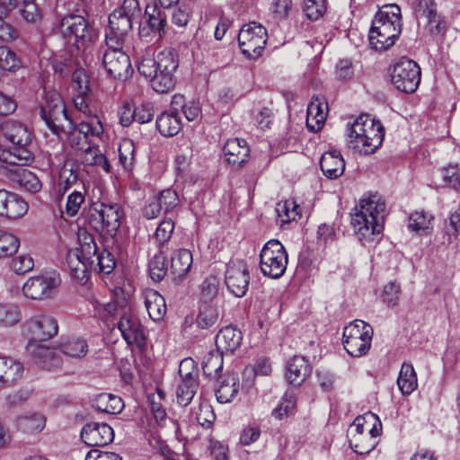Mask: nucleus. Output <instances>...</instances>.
<instances>
[{
  "label": "nucleus",
  "instance_id": "obj_12",
  "mask_svg": "<svg viewBox=\"0 0 460 460\" xmlns=\"http://www.w3.org/2000/svg\"><path fill=\"white\" fill-rule=\"evenodd\" d=\"M123 45L111 46L106 42V49L102 54V65L107 74L118 80H127L133 73L129 57L122 49Z\"/></svg>",
  "mask_w": 460,
  "mask_h": 460
},
{
  "label": "nucleus",
  "instance_id": "obj_53",
  "mask_svg": "<svg viewBox=\"0 0 460 460\" xmlns=\"http://www.w3.org/2000/svg\"><path fill=\"white\" fill-rule=\"evenodd\" d=\"M174 230V222L171 218H165L158 225L155 239L161 249L170 239Z\"/></svg>",
  "mask_w": 460,
  "mask_h": 460
},
{
  "label": "nucleus",
  "instance_id": "obj_35",
  "mask_svg": "<svg viewBox=\"0 0 460 460\" xmlns=\"http://www.w3.org/2000/svg\"><path fill=\"white\" fill-rule=\"evenodd\" d=\"M116 267V261L113 254L107 249L100 250L96 245L94 255L90 259V270L103 273H111Z\"/></svg>",
  "mask_w": 460,
  "mask_h": 460
},
{
  "label": "nucleus",
  "instance_id": "obj_23",
  "mask_svg": "<svg viewBox=\"0 0 460 460\" xmlns=\"http://www.w3.org/2000/svg\"><path fill=\"white\" fill-rule=\"evenodd\" d=\"M28 203L18 194L0 190V216L8 219H17L28 211Z\"/></svg>",
  "mask_w": 460,
  "mask_h": 460
},
{
  "label": "nucleus",
  "instance_id": "obj_56",
  "mask_svg": "<svg viewBox=\"0 0 460 460\" xmlns=\"http://www.w3.org/2000/svg\"><path fill=\"white\" fill-rule=\"evenodd\" d=\"M401 295V286L396 281H390L384 287L382 301L389 307L397 305Z\"/></svg>",
  "mask_w": 460,
  "mask_h": 460
},
{
  "label": "nucleus",
  "instance_id": "obj_19",
  "mask_svg": "<svg viewBox=\"0 0 460 460\" xmlns=\"http://www.w3.org/2000/svg\"><path fill=\"white\" fill-rule=\"evenodd\" d=\"M118 328L127 344L146 345V332L138 317L131 311H124L119 317Z\"/></svg>",
  "mask_w": 460,
  "mask_h": 460
},
{
  "label": "nucleus",
  "instance_id": "obj_55",
  "mask_svg": "<svg viewBox=\"0 0 460 460\" xmlns=\"http://www.w3.org/2000/svg\"><path fill=\"white\" fill-rule=\"evenodd\" d=\"M155 197L157 198L160 205H162V210H164V213L171 212L179 205L180 202L177 192L172 189L164 190Z\"/></svg>",
  "mask_w": 460,
  "mask_h": 460
},
{
  "label": "nucleus",
  "instance_id": "obj_16",
  "mask_svg": "<svg viewBox=\"0 0 460 460\" xmlns=\"http://www.w3.org/2000/svg\"><path fill=\"white\" fill-rule=\"evenodd\" d=\"M401 21V8L397 4H386L376 13L372 26L386 34V39L397 40L402 31Z\"/></svg>",
  "mask_w": 460,
  "mask_h": 460
},
{
  "label": "nucleus",
  "instance_id": "obj_4",
  "mask_svg": "<svg viewBox=\"0 0 460 460\" xmlns=\"http://www.w3.org/2000/svg\"><path fill=\"white\" fill-rule=\"evenodd\" d=\"M4 136L13 144L11 149L0 151V168L4 164H29L34 159L30 149L31 133L22 124H13L4 128Z\"/></svg>",
  "mask_w": 460,
  "mask_h": 460
},
{
  "label": "nucleus",
  "instance_id": "obj_30",
  "mask_svg": "<svg viewBox=\"0 0 460 460\" xmlns=\"http://www.w3.org/2000/svg\"><path fill=\"white\" fill-rule=\"evenodd\" d=\"M192 253L188 249H178L171 257L170 273L174 281H180L190 271L192 265Z\"/></svg>",
  "mask_w": 460,
  "mask_h": 460
},
{
  "label": "nucleus",
  "instance_id": "obj_17",
  "mask_svg": "<svg viewBox=\"0 0 460 460\" xmlns=\"http://www.w3.org/2000/svg\"><path fill=\"white\" fill-rule=\"evenodd\" d=\"M26 164H4L0 168V175L23 188L29 192L36 193L40 190L41 183L35 173L24 168Z\"/></svg>",
  "mask_w": 460,
  "mask_h": 460
},
{
  "label": "nucleus",
  "instance_id": "obj_10",
  "mask_svg": "<svg viewBox=\"0 0 460 460\" xmlns=\"http://www.w3.org/2000/svg\"><path fill=\"white\" fill-rule=\"evenodd\" d=\"M158 75L154 78L153 90L159 93H166L172 90L176 84L174 72L179 66L177 54L171 49H164L155 57Z\"/></svg>",
  "mask_w": 460,
  "mask_h": 460
},
{
  "label": "nucleus",
  "instance_id": "obj_60",
  "mask_svg": "<svg viewBox=\"0 0 460 460\" xmlns=\"http://www.w3.org/2000/svg\"><path fill=\"white\" fill-rule=\"evenodd\" d=\"M367 327H372L362 320H354L343 330V340L364 337L367 334Z\"/></svg>",
  "mask_w": 460,
  "mask_h": 460
},
{
  "label": "nucleus",
  "instance_id": "obj_63",
  "mask_svg": "<svg viewBox=\"0 0 460 460\" xmlns=\"http://www.w3.org/2000/svg\"><path fill=\"white\" fill-rule=\"evenodd\" d=\"M115 11L124 16H128L133 21L138 20L141 16V8L138 0H124L122 4L116 8Z\"/></svg>",
  "mask_w": 460,
  "mask_h": 460
},
{
  "label": "nucleus",
  "instance_id": "obj_33",
  "mask_svg": "<svg viewBox=\"0 0 460 460\" xmlns=\"http://www.w3.org/2000/svg\"><path fill=\"white\" fill-rule=\"evenodd\" d=\"M155 124L160 134L164 137L176 136L182 128L181 115L166 111L157 117Z\"/></svg>",
  "mask_w": 460,
  "mask_h": 460
},
{
  "label": "nucleus",
  "instance_id": "obj_61",
  "mask_svg": "<svg viewBox=\"0 0 460 460\" xmlns=\"http://www.w3.org/2000/svg\"><path fill=\"white\" fill-rule=\"evenodd\" d=\"M196 420L202 427L210 428L216 420L211 405L206 402L200 403L196 412Z\"/></svg>",
  "mask_w": 460,
  "mask_h": 460
},
{
  "label": "nucleus",
  "instance_id": "obj_25",
  "mask_svg": "<svg viewBox=\"0 0 460 460\" xmlns=\"http://www.w3.org/2000/svg\"><path fill=\"white\" fill-rule=\"evenodd\" d=\"M311 373L312 367L308 360L303 356L296 355L287 363L285 378L289 385L300 386Z\"/></svg>",
  "mask_w": 460,
  "mask_h": 460
},
{
  "label": "nucleus",
  "instance_id": "obj_18",
  "mask_svg": "<svg viewBox=\"0 0 460 460\" xmlns=\"http://www.w3.org/2000/svg\"><path fill=\"white\" fill-rule=\"evenodd\" d=\"M225 281L230 293L236 297L244 296L250 283V273L245 262L231 261L226 271Z\"/></svg>",
  "mask_w": 460,
  "mask_h": 460
},
{
  "label": "nucleus",
  "instance_id": "obj_36",
  "mask_svg": "<svg viewBox=\"0 0 460 460\" xmlns=\"http://www.w3.org/2000/svg\"><path fill=\"white\" fill-rule=\"evenodd\" d=\"M219 310L217 304L199 303V313L196 324L199 329L209 330L216 326L219 320Z\"/></svg>",
  "mask_w": 460,
  "mask_h": 460
},
{
  "label": "nucleus",
  "instance_id": "obj_59",
  "mask_svg": "<svg viewBox=\"0 0 460 460\" xmlns=\"http://www.w3.org/2000/svg\"><path fill=\"white\" fill-rule=\"evenodd\" d=\"M84 200V192L79 190L72 191L66 198V214L70 217L76 216Z\"/></svg>",
  "mask_w": 460,
  "mask_h": 460
},
{
  "label": "nucleus",
  "instance_id": "obj_38",
  "mask_svg": "<svg viewBox=\"0 0 460 460\" xmlns=\"http://www.w3.org/2000/svg\"><path fill=\"white\" fill-rule=\"evenodd\" d=\"M145 305L150 318L154 321H160L166 313V305L164 296L155 290L146 292Z\"/></svg>",
  "mask_w": 460,
  "mask_h": 460
},
{
  "label": "nucleus",
  "instance_id": "obj_26",
  "mask_svg": "<svg viewBox=\"0 0 460 460\" xmlns=\"http://www.w3.org/2000/svg\"><path fill=\"white\" fill-rule=\"evenodd\" d=\"M223 152L228 164L240 167L246 162L250 149L244 139L231 138L226 142Z\"/></svg>",
  "mask_w": 460,
  "mask_h": 460
},
{
  "label": "nucleus",
  "instance_id": "obj_22",
  "mask_svg": "<svg viewBox=\"0 0 460 460\" xmlns=\"http://www.w3.org/2000/svg\"><path fill=\"white\" fill-rule=\"evenodd\" d=\"M133 20L113 10L109 15V31H106V42L112 47L123 45L125 38L131 31Z\"/></svg>",
  "mask_w": 460,
  "mask_h": 460
},
{
  "label": "nucleus",
  "instance_id": "obj_41",
  "mask_svg": "<svg viewBox=\"0 0 460 460\" xmlns=\"http://www.w3.org/2000/svg\"><path fill=\"white\" fill-rule=\"evenodd\" d=\"M60 351L70 358H83L88 352V345L85 340L78 337L64 339L59 345Z\"/></svg>",
  "mask_w": 460,
  "mask_h": 460
},
{
  "label": "nucleus",
  "instance_id": "obj_42",
  "mask_svg": "<svg viewBox=\"0 0 460 460\" xmlns=\"http://www.w3.org/2000/svg\"><path fill=\"white\" fill-rule=\"evenodd\" d=\"M220 287L219 279L214 275L208 276L200 284L199 303L216 304Z\"/></svg>",
  "mask_w": 460,
  "mask_h": 460
},
{
  "label": "nucleus",
  "instance_id": "obj_27",
  "mask_svg": "<svg viewBox=\"0 0 460 460\" xmlns=\"http://www.w3.org/2000/svg\"><path fill=\"white\" fill-rule=\"evenodd\" d=\"M328 103L323 96H314L307 106V128L311 131H317L326 119Z\"/></svg>",
  "mask_w": 460,
  "mask_h": 460
},
{
  "label": "nucleus",
  "instance_id": "obj_45",
  "mask_svg": "<svg viewBox=\"0 0 460 460\" xmlns=\"http://www.w3.org/2000/svg\"><path fill=\"white\" fill-rule=\"evenodd\" d=\"M198 388L196 378L181 379L178 385L176 394L177 401L181 406H187L193 399Z\"/></svg>",
  "mask_w": 460,
  "mask_h": 460
},
{
  "label": "nucleus",
  "instance_id": "obj_6",
  "mask_svg": "<svg viewBox=\"0 0 460 460\" xmlns=\"http://www.w3.org/2000/svg\"><path fill=\"white\" fill-rule=\"evenodd\" d=\"M59 31L66 44L84 49L96 36L95 30L82 15L70 14L62 18Z\"/></svg>",
  "mask_w": 460,
  "mask_h": 460
},
{
  "label": "nucleus",
  "instance_id": "obj_49",
  "mask_svg": "<svg viewBox=\"0 0 460 460\" xmlns=\"http://www.w3.org/2000/svg\"><path fill=\"white\" fill-rule=\"evenodd\" d=\"M19 246L20 241L16 236L0 230V258L12 256Z\"/></svg>",
  "mask_w": 460,
  "mask_h": 460
},
{
  "label": "nucleus",
  "instance_id": "obj_46",
  "mask_svg": "<svg viewBox=\"0 0 460 460\" xmlns=\"http://www.w3.org/2000/svg\"><path fill=\"white\" fill-rule=\"evenodd\" d=\"M149 274L154 281H161L166 275L168 269L166 264V257L161 250L149 261Z\"/></svg>",
  "mask_w": 460,
  "mask_h": 460
},
{
  "label": "nucleus",
  "instance_id": "obj_54",
  "mask_svg": "<svg viewBox=\"0 0 460 460\" xmlns=\"http://www.w3.org/2000/svg\"><path fill=\"white\" fill-rule=\"evenodd\" d=\"M69 125L71 129H74L75 132L82 136H85L87 139L89 136L99 137L103 133V128L99 119H93L92 122L82 121L76 127H73L72 123Z\"/></svg>",
  "mask_w": 460,
  "mask_h": 460
},
{
  "label": "nucleus",
  "instance_id": "obj_28",
  "mask_svg": "<svg viewBox=\"0 0 460 460\" xmlns=\"http://www.w3.org/2000/svg\"><path fill=\"white\" fill-rule=\"evenodd\" d=\"M243 341L242 332L232 325L222 328L216 336V346L217 351L223 353H233Z\"/></svg>",
  "mask_w": 460,
  "mask_h": 460
},
{
  "label": "nucleus",
  "instance_id": "obj_31",
  "mask_svg": "<svg viewBox=\"0 0 460 460\" xmlns=\"http://www.w3.org/2000/svg\"><path fill=\"white\" fill-rule=\"evenodd\" d=\"M320 168L327 178L337 179L344 172L345 162L340 152L327 151L321 157Z\"/></svg>",
  "mask_w": 460,
  "mask_h": 460
},
{
  "label": "nucleus",
  "instance_id": "obj_8",
  "mask_svg": "<svg viewBox=\"0 0 460 460\" xmlns=\"http://www.w3.org/2000/svg\"><path fill=\"white\" fill-rule=\"evenodd\" d=\"M390 77L395 89L412 93L420 83V67L414 60L402 57L390 68Z\"/></svg>",
  "mask_w": 460,
  "mask_h": 460
},
{
  "label": "nucleus",
  "instance_id": "obj_1",
  "mask_svg": "<svg viewBox=\"0 0 460 460\" xmlns=\"http://www.w3.org/2000/svg\"><path fill=\"white\" fill-rule=\"evenodd\" d=\"M385 208V202L376 195L361 199L359 209L356 208V212L352 215L351 225L356 235L363 244L373 242L374 236L381 233Z\"/></svg>",
  "mask_w": 460,
  "mask_h": 460
},
{
  "label": "nucleus",
  "instance_id": "obj_50",
  "mask_svg": "<svg viewBox=\"0 0 460 460\" xmlns=\"http://www.w3.org/2000/svg\"><path fill=\"white\" fill-rule=\"evenodd\" d=\"M20 66L16 54L8 47H0V77L5 71H13Z\"/></svg>",
  "mask_w": 460,
  "mask_h": 460
},
{
  "label": "nucleus",
  "instance_id": "obj_37",
  "mask_svg": "<svg viewBox=\"0 0 460 460\" xmlns=\"http://www.w3.org/2000/svg\"><path fill=\"white\" fill-rule=\"evenodd\" d=\"M373 328L367 327V334L364 337L342 340L343 347L351 357L366 355L371 346Z\"/></svg>",
  "mask_w": 460,
  "mask_h": 460
},
{
  "label": "nucleus",
  "instance_id": "obj_15",
  "mask_svg": "<svg viewBox=\"0 0 460 460\" xmlns=\"http://www.w3.org/2000/svg\"><path fill=\"white\" fill-rule=\"evenodd\" d=\"M60 284L58 275H40L30 278L22 286V294L31 300H44L53 296Z\"/></svg>",
  "mask_w": 460,
  "mask_h": 460
},
{
  "label": "nucleus",
  "instance_id": "obj_47",
  "mask_svg": "<svg viewBox=\"0 0 460 460\" xmlns=\"http://www.w3.org/2000/svg\"><path fill=\"white\" fill-rule=\"evenodd\" d=\"M303 13L311 21H317L326 12L327 0H304Z\"/></svg>",
  "mask_w": 460,
  "mask_h": 460
},
{
  "label": "nucleus",
  "instance_id": "obj_57",
  "mask_svg": "<svg viewBox=\"0 0 460 460\" xmlns=\"http://www.w3.org/2000/svg\"><path fill=\"white\" fill-rule=\"evenodd\" d=\"M223 368L222 354H208L204 358L202 369L206 376H217Z\"/></svg>",
  "mask_w": 460,
  "mask_h": 460
},
{
  "label": "nucleus",
  "instance_id": "obj_20",
  "mask_svg": "<svg viewBox=\"0 0 460 460\" xmlns=\"http://www.w3.org/2000/svg\"><path fill=\"white\" fill-rule=\"evenodd\" d=\"M81 438L89 447H103L113 441L114 431L107 423L89 422L83 427Z\"/></svg>",
  "mask_w": 460,
  "mask_h": 460
},
{
  "label": "nucleus",
  "instance_id": "obj_32",
  "mask_svg": "<svg viewBox=\"0 0 460 460\" xmlns=\"http://www.w3.org/2000/svg\"><path fill=\"white\" fill-rule=\"evenodd\" d=\"M29 350L35 363L41 368L49 370L61 366V357L53 349L34 344L33 348Z\"/></svg>",
  "mask_w": 460,
  "mask_h": 460
},
{
  "label": "nucleus",
  "instance_id": "obj_11",
  "mask_svg": "<svg viewBox=\"0 0 460 460\" xmlns=\"http://www.w3.org/2000/svg\"><path fill=\"white\" fill-rule=\"evenodd\" d=\"M58 331L57 320L48 314L34 315L22 324V332L30 341L28 349H31L39 341L51 339L58 333Z\"/></svg>",
  "mask_w": 460,
  "mask_h": 460
},
{
  "label": "nucleus",
  "instance_id": "obj_13",
  "mask_svg": "<svg viewBox=\"0 0 460 460\" xmlns=\"http://www.w3.org/2000/svg\"><path fill=\"white\" fill-rule=\"evenodd\" d=\"M266 42V29L254 22L245 24L238 34L240 49L248 58L254 59L261 56Z\"/></svg>",
  "mask_w": 460,
  "mask_h": 460
},
{
  "label": "nucleus",
  "instance_id": "obj_52",
  "mask_svg": "<svg viewBox=\"0 0 460 460\" xmlns=\"http://www.w3.org/2000/svg\"><path fill=\"white\" fill-rule=\"evenodd\" d=\"M371 26L369 30V43L376 50L384 51L394 46L396 39H386V34Z\"/></svg>",
  "mask_w": 460,
  "mask_h": 460
},
{
  "label": "nucleus",
  "instance_id": "obj_7",
  "mask_svg": "<svg viewBox=\"0 0 460 460\" xmlns=\"http://www.w3.org/2000/svg\"><path fill=\"white\" fill-rule=\"evenodd\" d=\"M96 251V242L93 235L84 234L81 239L80 248L69 250L66 254V263L72 277L84 284L88 279L90 259Z\"/></svg>",
  "mask_w": 460,
  "mask_h": 460
},
{
  "label": "nucleus",
  "instance_id": "obj_43",
  "mask_svg": "<svg viewBox=\"0 0 460 460\" xmlns=\"http://www.w3.org/2000/svg\"><path fill=\"white\" fill-rule=\"evenodd\" d=\"M45 423V418L40 413L20 416L16 420L18 429L24 433L40 432L44 429Z\"/></svg>",
  "mask_w": 460,
  "mask_h": 460
},
{
  "label": "nucleus",
  "instance_id": "obj_29",
  "mask_svg": "<svg viewBox=\"0 0 460 460\" xmlns=\"http://www.w3.org/2000/svg\"><path fill=\"white\" fill-rule=\"evenodd\" d=\"M23 373L22 365L7 357L0 358V389L10 387L20 379Z\"/></svg>",
  "mask_w": 460,
  "mask_h": 460
},
{
  "label": "nucleus",
  "instance_id": "obj_14",
  "mask_svg": "<svg viewBox=\"0 0 460 460\" xmlns=\"http://www.w3.org/2000/svg\"><path fill=\"white\" fill-rule=\"evenodd\" d=\"M167 10L169 9L158 6L156 4H147L145 9L146 22L139 26V36L145 39L163 38L166 33Z\"/></svg>",
  "mask_w": 460,
  "mask_h": 460
},
{
  "label": "nucleus",
  "instance_id": "obj_64",
  "mask_svg": "<svg viewBox=\"0 0 460 460\" xmlns=\"http://www.w3.org/2000/svg\"><path fill=\"white\" fill-rule=\"evenodd\" d=\"M445 229L449 238H457L460 235V206L445 221Z\"/></svg>",
  "mask_w": 460,
  "mask_h": 460
},
{
  "label": "nucleus",
  "instance_id": "obj_3",
  "mask_svg": "<svg viewBox=\"0 0 460 460\" xmlns=\"http://www.w3.org/2000/svg\"><path fill=\"white\" fill-rule=\"evenodd\" d=\"M122 217L123 209L118 203L93 202L84 210V223L91 229L102 235L111 237L117 234Z\"/></svg>",
  "mask_w": 460,
  "mask_h": 460
},
{
  "label": "nucleus",
  "instance_id": "obj_44",
  "mask_svg": "<svg viewBox=\"0 0 460 460\" xmlns=\"http://www.w3.org/2000/svg\"><path fill=\"white\" fill-rule=\"evenodd\" d=\"M22 318L18 305L11 303H0V327H12Z\"/></svg>",
  "mask_w": 460,
  "mask_h": 460
},
{
  "label": "nucleus",
  "instance_id": "obj_40",
  "mask_svg": "<svg viewBox=\"0 0 460 460\" xmlns=\"http://www.w3.org/2000/svg\"><path fill=\"white\" fill-rule=\"evenodd\" d=\"M93 406L99 411L116 414L123 410L124 403L121 398L116 395L101 394L95 398Z\"/></svg>",
  "mask_w": 460,
  "mask_h": 460
},
{
  "label": "nucleus",
  "instance_id": "obj_9",
  "mask_svg": "<svg viewBox=\"0 0 460 460\" xmlns=\"http://www.w3.org/2000/svg\"><path fill=\"white\" fill-rule=\"evenodd\" d=\"M288 253L283 244L275 239L264 244L260 254L261 272L271 279L280 278L286 271Z\"/></svg>",
  "mask_w": 460,
  "mask_h": 460
},
{
  "label": "nucleus",
  "instance_id": "obj_34",
  "mask_svg": "<svg viewBox=\"0 0 460 460\" xmlns=\"http://www.w3.org/2000/svg\"><path fill=\"white\" fill-rule=\"evenodd\" d=\"M239 390V378L235 374H228L224 376L219 386L215 390L217 400L220 403H227L233 401Z\"/></svg>",
  "mask_w": 460,
  "mask_h": 460
},
{
  "label": "nucleus",
  "instance_id": "obj_58",
  "mask_svg": "<svg viewBox=\"0 0 460 460\" xmlns=\"http://www.w3.org/2000/svg\"><path fill=\"white\" fill-rule=\"evenodd\" d=\"M135 146L133 141L125 139L119 147V158L125 169H130L133 165Z\"/></svg>",
  "mask_w": 460,
  "mask_h": 460
},
{
  "label": "nucleus",
  "instance_id": "obj_21",
  "mask_svg": "<svg viewBox=\"0 0 460 460\" xmlns=\"http://www.w3.org/2000/svg\"><path fill=\"white\" fill-rule=\"evenodd\" d=\"M366 417H368L370 419H377V417L373 413H368L366 416H358L353 421V426H355V434H350L349 438V445L350 447L353 449V451L358 455H364L368 454L371 452L376 445V438L379 435V431L377 430L376 425H374L369 430L368 433L370 435V439L368 441L367 445H361L359 443L360 439L363 436H365L364 433V425L366 422Z\"/></svg>",
  "mask_w": 460,
  "mask_h": 460
},
{
  "label": "nucleus",
  "instance_id": "obj_24",
  "mask_svg": "<svg viewBox=\"0 0 460 460\" xmlns=\"http://www.w3.org/2000/svg\"><path fill=\"white\" fill-rule=\"evenodd\" d=\"M415 13L428 19L430 34L438 35L446 32L447 23L438 13L434 0H415Z\"/></svg>",
  "mask_w": 460,
  "mask_h": 460
},
{
  "label": "nucleus",
  "instance_id": "obj_62",
  "mask_svg": "<svg viewBox=\"0 0 460 460\" xmlns=\"http://www.w3.org/2000/svg\"><path fill=\"white\" fill-rule=\"evenodd\" d=\"M441 177L446 185L454 189L460 188V167L457 164L442 169Z\"/></svg>",
  "mask_w": 460,
  "mask_h": 460
},
{
  "label": "nucleus",
  "instance_id": "obj_48",
  "mask_svg": "<svg viewBox=\"0 0 460 460\" xmlns=\"http://www.w3.org/2000/svg\"><path fill=\"white\" fill-rule=\"evenodd\" d=\"M296 406V396L293 390H288L283 395L279 406L272 411V416L278 420L289 415Z\"/></svg>",
  "mask_w": 460,
  "mask_h": 460
},
{
  "label": "nucleus",
  "instance_id": "obj_2",
  "mask_svg": "<svg viewBox=\"0 0 460 460\" xmlns=\"http://www.w3.org/2000/svg\"><path fill=\"white\" fill-rule=\"evenodd\" d=\"M385 128L379 120L368 115L358 116L352 124H348V146L360 154L369 155L382 145Z\"/></svg>",
  "mask_w": 460,
  "mask_h": 460
},
{
  "label": "nucleus",
  "instance_id": "obj_39",
  "mask_svg": "<svg viewBox=\"0 0 460 460\" xmlns=\"http://www.w3.org/2000/svg\"><path fill=\"white\" fill-rule=\"evenodd\" d=\"M397 385L403 395L411 394L418 387L417 375L411 363L402 364Z\"/></svg>",
  "mask_w": 460,
  "mask_h": 460
},
{
  "label": "nucleus",
  "instance_id": "obj_51",
  "mask_svg": "<svg viewBox=\"0 0 460 460\" xmlns=\"http://www.w3.org/2000/svg\"><path fill=\"white\" fill-rule=\"evenodd\" d=\"M155 65V58L149 54L143 56L137 62V70L139 74L146 78L150 79L152 88L154 78L158 75L157 66Z\"/></svg>",
  "mask_w": 460,
  "mask_h": 460
},
{
  "label": "nucleus",
  "instance_id": "obj_5",
  "mask_svg": "<svg viewBox=\"0 0 460 460\" xmlns=\"http://www.w3.org/2000/svg\"><path fill=\"white\" fill-rule=\"evenodd\" d=\"M39 113L47 128L57 136L65 131V122L71 124L65 102L56 90L43 91Z\"/></svg>",
  "mask_w": 460,
  "mask_h": 460
}]
</instances>
